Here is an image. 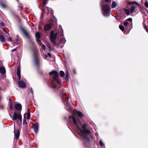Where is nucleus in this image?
Instances as JSON below:
<instances>
[{"label":"nucleus","instance_id":"f257e3e1","mask_svg":"<svg viewBox=\"0 0 148 148\" xmlns=\"http://www.w3.org/2000/svg\"><path fill=\"white\" fill-rule=\"evenodd\" d=\"M72 114V115L69 116V118L70 119L72 118L73 122L75 125H77V130L76 131V132L84 138L85 141H89V138L87 136L86 134L90 133V131L89 130L85 129V128L86 126V124H84L82 128H80L78 125V124L79 123H80V120L79 119H77L76 116L75 117L73 116L74 115V112H73Z\"/></svg>","mask_w":148,"mask_h":148},{"label":"nucleus","instance_id":"f03ea898","mask_svg":"<svg viewBox=\"0 0 148 148\" xmlns=\"http://www.w3.org/2000/svg\"><path fill=\"white\" fill-rule=\"evenodd\" d=\"M57 35V33H56L54 34V32L53 31H51L50 38L53 43L55 44L56 46L58 45V44L55 41Z\"/></svg>","mask_w":148,"mask_h":148},{"label":"nucleus","instance_id":"7ed1b4c3","mask_svg":"<svg viewBox=\"0 0 148 148\" xmlns=\"http://www.w3.org/2000/svg\"><path fill=\"white\" fill-rule=\"evenodd\" d=\"M49 74L51 75H53L54 76V78L57 81V83L58 84L60 83L61 81L58 79L59 75L57 71H53L49 72Z\"/></svg>","mask_w":148,"mask_h":148},{"label":"nucleus","instance_id":"20e7f679","mask_svg":"<svg viewBox=\"0 0 148 148\" xmlns=\"http://www.w3.org/2000/svg\"><path fill=\"white\" fill-rule=\"evenodd\" d=\"M110 8V7L106 5H103L102 6V11L105 14H107L109 12Z\"/></svg>","mask_w":148,"mask_h":148},{"label":"nucleus","instance_id":"39448f33","mask_svg":"<svg viewBox=\"0 0 148 148\" xmlns=\"http://www.w3.org/2000/svg\"><path fill=\"white\" fill-rule=\"evenodd\" d=\"M12 119L13 120H16V119L19 120H21V113L18 114L16 113H14L12 116Z\"/></svg>","mask_w":148,"mask_h":148},{"label":"nucleus","instance_id":"423d86ee","mask_svg":"<svg viewBox=\"0 0 148 148\" xmlns=\"http://www.w3.org/2000/svg\"><path fill=\"white\" fill-rule=\"evenodd\" d=\"M18 85L19 87L22 88H24L26 87L25 83L23 81H19Z\"/></svg>","mask_w":148,"mask_h":148},{"label":"nucleus","instance_id":"0eeeda50","mask_svg":"<svg viewBox=\"0 0 148 148\" xmlns=\"http://www.w3.org/2000/svg\"><path fill=\"white\" fill-rule=\"evenodd\" d=\"M20 132L18 129L15 130H14V136L16 139H18L19 136Z\"/></svg>","mask_w":148,"mask_h":148},{"label":"nucleus","instance_id":"6e6552de","mask_svg":"<svg viewBox=\"0 0 148 148\" xmlns=\"http://www.w3.org/2000/svg\"><path fill=\"white\" fill-rule=\"evenodd\" d=\"M17 74L18 75L19 80H20L21 79V68L20 66H18L17 67Z\"/></svg>","mask_w":148,"mask_h":148},{"label":"nucleus","instance_id":"1a4fd4ad","mask_svg":"<svg viewBox=\"0 0 148 148\" xmlns=\"http://www.w3.org/2000/svg\"><path fill=\"white\" fill-rule=\"evenodd\" d=\"M34 128L35 132L36 133H37L38 129V125L37 123H36L34 124Z\"/></svg>","mask_w":148,"mask_h":148},{"label":"nucleus","instance_id":"9d476101","mask_svg":"<svg viewBox=\"0 0 148 148\" xmlns=\"http://www.w3.org/2000/svg\"><path fill=\"white\" fill-rule=\"evenodd\" d=\"M21 105L20 104H17L15 106V108L17 110H21Z\"/></svg>","mask_w":148,"mask_h":148},{"label":"nucleus","instance_id":"9b49d317","mask_svg":"<svg viewBox=\"0 0 148 148\" xmlns=\"http://www.w3.org/2000/svg\"><path fill=\"white\" fill-rule=\"evenodd\" d=\"M51 26L49 24H47L45 26L44 30L45 31H48L51 28Z\"/></svg>","mask_w":148,"mask_h":148},{"label":"nucleus","instance_id":"f8f14e48","mask_svg":"<svg viewBox=\"0 0 148 148\" xmlns=\"http://www.w3.org/2000/svg\"><path fill=\"white\" fill-rule=\"evenodd\" d=\"M0 72L2 74H4L5 73V69L4 67H0Z\"/></svg>","mask_w":148,"mask_h":148},{"label":"nucleus","instance_id":"ddd939ff","mask_svg":"<svg viewBox=\"0 0 148 148\" xmlns=\"http://www.w3.org/2000/svg\"><path fill=\"white\" fill-rule=\"evenodd\" d=\"M65 103H66V106H65V108L67 110H70L71 109V107L69 106V103L67 101V100H66L65 102Z\"/></svg>","mask_w":148,"mask_h":148},{"label":"nucleus","instance_id":"4468645a","mask_svg":"<svg viewBox=\"0 0 148 148\" xmlns=\"http://www.w3.org/2000/svg\"><path fill=\"white\" fill-rule=\"evenodd\" d=\"M23 32L25 36L27 37L28 38L29 37V34L24 29H22Z\"/></svg>","mask_w":148,"mask_h":148},{"label":"nucleus","instance_id":"2eb2a0df","mask_svg":"<svg viewBox=\"0 0 148 148\" xmlns=\"http://www.w3.org/2000/svg\"><path fill=\"white\" fill-rule=\"evenodd\" d=\"M0 41L2 42H4L5 41V38L4 36L2 35H0Z\"/></svg>","mask_w":148,"mask_h":148},{"label":"nucleus","instance_id":"dca6fc26","mask_svg":"<svg viewBox=\"0 0 148 148\" xmlns=\"http://www.w3.org/2000/svg\"><path fill=\"white\" fill-rule=\"evenodd\" d=\"M76 114L78 116L81 117H82L84 116L83 114L80 111H77Z\"/></svg>","mask_w":148,"mask_h":148},{"label":"nucleus","instance_id":"f3484780","mask_svg":"<svg viewBox=\"0 0 148 148\" xmlns=\"http://www.w3.org/2000/svg\"><path fill=\"white\" fill-rule=\"evenodd\" d=\"M117 4L115 1H113L112 4V8H115Z\"/></svg>","mask_w":148,"mask_h":148},{"label":"nucleus","instance_id":"a211bd4d","mask_svg":"<svg viewBox=\"0 0 148 148\" xmlns=\"http://www.w3.org/2000/svg\"><path fill=\"white\" fill-rule=\"evenodd\" d=\"M35 35L37 38H40V34L38 32H36Z\"/></svg>","mask_w":148,"mask_h":148},{"label":"nucleus","instance_id":"6ab92c4d","mask_svg":"<svg viewBox=\"0 0 148 148\" xmlns=\"http://www.w3.org/2000/svg\"><path fill=\"white\" fill-rule=\"evenodd\" d=\"M125 12L127 15H129L130 14V11L129 9H125Z\"/></svg>","mask_w":148,"mask_h":148},{"label":"nucleus","instance_id":"aec40b11","mask_svg":"<svg viewBox=\"0 0 148 148\" xmlns=\"http://www.w3.org/2000/svg\"><path fill=\"white\" fill-rule=\"evenodd\" d=\"M48 11V13H50L51 14H52L53 13V11L49 8H47L46 9Z\"/></svg>","mask_w":148,"mask_h":148},{"label":"nucleus","instance_id":"412c9836","mask_svg":"<svg viewBox=\"0 0 148 148\" xmlns=\"http://www.w3.org/2000/svg\"><path fill=\"white\" fill-rule=\"evenodd\" d=\"M65 75L64 72L62 71H60V76L61 77H64Z\"/></svg>","mask_w":148,"mask_h":148},{"label":"nucleus","instance_id":"4be33fe9","mask_svg":"<svg viewBox=\"0 0 148 148\" xmlns=\"http://www.w3.org/2000/svg\"><path fill=\"white\" fill-rule=\"evenodd\" d=\"M66 41V40L65 38H64L60 40L61 43L64 44Z\"/></svg>","mask_w":148,"mask_h":148},{"label":"nucleus","instance_id":"5701e85b","mask_svg":"<svg viewBox=\"0 0 148 148\" xmlns=\"http://www.w3.org/2000/svg\"><path fill=\"white\" fill-rule=\"evenodd\" d=\"M35 64L36 66H38L39 64V61L38 60L35 59Z\"/></svg>","mask_w":148,"mask_h":148},{"label":"nucleus","instance_id":"b1692460","mask_svg":"<svg viewBox=\"0 0 148 148\" xmlns=\"http://www.w3.org/2000/svg\"><path fill=\"white\" fill-rule=\"evenodd\" d=\"M135 6H133V5H131V11L132 12H133L134 9H135Z\"/></svg>","mask_w":148,"mask_h":148},{"label":"nucleus","instance_id":"393cba45","mask_svg":"<svg viewBox=\"0 0 148 148\" xmlns=\"http://www.w3.org/2000/svg\"><path fill=\"white\" fill-rule=\"evenodd\" d=\"M30 112H27V119H29L30 118Z\"/></svg>","mask_w":148,"mask_h":148},{"label":"nucleus","instance_id":"a878e982","mask_svg":"<svg viewBox=\"0 0 148 148\" xmlns=\"http://www.w3.org/2000/svg\"><path fill=\"white\" fill-rule=\"evenodd\" d=\"M119 27L120 29H121L122 31H123L124 29V27L122 25H120Z\"/></svg>","mask_w":148,"mask_h":148},{"label":"nucleus","instance_id":"bb28decb","mask_svg":"<svg viewBox=\"0 0 148 148\" xmlns=\"http://www.w3.org/2000/svg\"><path fill=\"white\" fill-rule=\"evenodd\" d=\"M99 144L101 146H103L104 145V144L103 143V142L101 140H100L99 141Z\"/></svg>","mask_w":148,"mask_h":148},{"label":"nucleus","instance_id":"cd10ccee","mask_svg":"<svg viewBox=\"0 0 148 148\" xmlns=\"http://www.w3.org/2000/svg\"><path fill=\"white\" fill-rule=\"evenodd\" d=\"M128 23L127 21H125L123 23L124 25L125 26H127L128 25Z\"/></svg>","mask_w":148,"mask_h":148},{"label":"nucleus","instance_id":"c85d7f7f","mask_svg":"<svg viewBox=\"0 0 148 148\" xmlns=\"http://www.w3.org/2000/svg\"><path fill=\"white\" fill-rule=\"evenodd\" d=\"M42 49L43 50H44V51H45V48H46L45 46L44 45H42Z\"/></svg>","mask_w":148,"mask_h":148},{"label":"nucleus","instance_id":"c756f323","mask_svg":"<svg viewBox=\"0 0 148 148\" xmlns=\"http://www.w3.org/2000/svg\"><path fill=\"white\" fill-rule=\"evenodd\" d=\"M145 5L146 7L148 8V2H145Z\"/></svg>","mask_w":148,"mask_h":148},{"label":"nucleus","instance_id":"7c9ffc66","mask_svg":"<svg viewBox=\"0 0 148 148\" xmlns=\"http://www.w3.org/2000/svg\"><path fill=\"white\" fill-rule=\"evenodd\" d=\"M27 123L26 120L25 119H23V124L24 125Z\"/></svg>","mask_w":148,"mask_h":148},{"label":"nucleus","instance_id":"2f4dec72","mask_svg":"<svg viewBox=\"0 0 148 148\" xmlns=\"http://www.w3.org/2000/svg\"><path fill=\"white\" fill-rule=\"evenodd\" d=\"M69 75H66L65 80L68 81L69 80Z\"/></svg>","mask_w":148,"mask_h":148},{"label":"nucleus","instance_id":"473e14b6","mask_svg":"<svg viewBox=\"0 0 148 148\" xmlns=\"http://www.w3.org/2000/svg\"><path fill=\"white\" fill-rule=\"evenodd\" d=\"M131 4L132 5H133L134 4L138 5V3H137L136 2H132L131 3Z\"/></svg>","mask_w":148,"mask_h":148},{"label":"nucleus","instance_id":"72a5a7b5","mask_svg":"<svg viewBox=\"0 0 148 148\" xmlns=\"http://www.w3.org/2000/svg\"><path fill=\"white\" fill-rule=\"evenodd\" d=\"M144 28L146 30V31L148 32V29L147 27V26L145 25L144 26Z\"/></svg>","mask_w":148,"mask_h":148},{"label":"nucleus","instance_id":"f704fd0d","mask_svg":"<svg viewBox=\"0 0 148 148\" xmlns=\"http://www.w3.org/2000/svg\"><path fill=\"white\" fill-rule=\"evenodd\" d=\"M47 0H45L43 3V5H45L47 3Z\"/></svg>","mask_w":148,"mask_h":148},{"label":"nucleus","instance_id":"c9c22d12","mask_svg":"<svg viewBox=\"0 0 148 148\" xmlns=\"http://www.w3.org/2000/svg\"><path fill=\"white\" fill-rule=\"evenodd\" d=\"M37 42L38 43H40L41 42L39 38H37L36 39Z\"/></svg>","mask_w":148,"mask_h":148},{"label":"nucleus","instance_id":"e433bc0d","mask_svg":"<svg viewBox=\"0 0 148 148\" xmlns=\"http://www.w3.org/2000/svg\"><path fill=\"white\" fill-rule=\"evenodd\" d=\"M30 92H31V93L32 94V95H33V91L32 88H30Z\"/></svg>","mask_w":148,"mask_h":148},{"label":"nucleus","instance_id":"4c0bfd02","mask_svg":"<svg viewBox=\"0 0 148 148\" xmlns=\"http://www.w3.org/2000/svg\"><path fill=\"white\" fill-rule=\"evenodd\" d=\"M1 7L3 8H5L6 7V6L5 5L3 4H2L1 5Z\"/></svg>","mask_w":148,"mask_h":148},{"label":"nucleus","instance_id":"58836bf2","mask_svg":"<svg viewBox=\"0 0 148 148\" xmlns=\"http://www.w3.org/2000/svg\"><path fill=\"white\" fill-rule=\"evenodd\" d=\"M18 8L20 10H22L23 9L21 5H19Z\"/></svg>","mask_w":148,"mask_h":148},{"label":"nucleus","instance_id":"ea45409f","mask_svg":"<svg viewBox=\"0 0 148 148\" xmlns=\"http://www.w3.org/2000/svg\"><path fill=\"white\" fill-rule=\"evenodd\" d=\"M9 107L10 108V109L11 110H12V106L11 103H10L9 105Z\"/></svg>","mask_w":148,"mask_h":148},{"label":"nucleus","instance_id":"a19ab883","mask_svg":"<svg viewBox=\"0 0 148 148\" xmlns=\"http://www.w3.org/2000/svg\"><path fill=\"white\" fill-rule=\"evenodd\" d=\"M0 25L2 26H3L4 25V23L3 22H1L0 23Z\"/></svg>","mask_w":148,"mask_h":148},{"label":"nucleus","instance_id":"79ce46f5","mask_svg":"<svg viewBox=\"0 0 148 148\" xmlns=\"http://www.w3.org/2000/svg\"><path fill=\"white\" fill-rule=\"evenodd\" d=\"M48 48H49V50L50 51H51V47L49 45L47 46Z\"/></svg>","mask_w":148,"mask_h":148},{"label":"nucleus","instance_id":"37998d69","mask_svg":"<svg viewBox=\"0 0 148 148\" xmlns=\"http://www.w3.org/2000/svg\"><path fill=\"white\" fill-rule=\"evenodd\" d=\"M127 20L130 21H132V19L130 18H129L127 19Z\"/></svg>","mask_w":148,"mask_h":148},{"label":"nucleus","instance_id":"c03bdc74","mask_svg":"<svg viewBox=\"0 0 148 148\" xmlns=\"http://www.w3.org/2000/svg\"><path fill=\"white\" fill-rule=\"evenodd\" d=\"M8 40L10 41H12V40L10 37H9L8 38Z\"/></svg>","mask_w":148,"mask_h":148},{"label":"nucleus","instance_id":"a18cd8bd","mask_svg":"<svg viewBox=\"0 0 148 148\" xmlns=\"http://www.w3.org/2000/svg\"><path fill=\"white\" fill-rule=\"evenodd\" d=\"M6 33H7L8 34V36H6L7 37H8L9 35V34L8 33V32H7L6 31H5V30H3Z\"/></svg>","mask_w":148,"mask_h":148},{"label":"nucleus","instance_id":"49530a36","mask_svg":"<svg viewBox=\"0 0 148 148\" xmlns=\"http://www.w3.org/2000/svg\"><path fill=\"white\" fill-rule=\"evenodd\" d=\"M16 49L15 48V49H12V52H13L14 51H16Z\"/></svg>","mask_w":148,"mask_h":148},{"label":"nucleus","instance_id":"de8ad7c7","mask_svg":"<svg viewBox=\"0 0 148 148\" xmlns=\"http://www.w3.org/2000/svg\"><path fill=\"white\" fill-rule=\"evenodd\" d=\"M48 55L50 57H51V55L50 53H48Z\"/></svg>","mask_w":148,"mask_h":148},{"label":"nucleus","instance_id":"09e8293b","mask_svg":"<svg viewBox=\"0 0 148 148\" xmlns=\"http://www.w3.org/2000/svg\"><path fill=\"white\" fill-rule=\"evenodd\" d=\"M106 2H108L110 1H111V0H105Z\"/></svg>","mask_w":148,"mask_h":148},{"label":"nucleus","instance_id":"8fccbe9b","mask_svg":"<svg viewBox=\"0 0 148 148\" xmlns=\"http://www.w3.org/2000/svg\"><path fill=\"white\" fill-rule=\"evenodd\" d=\"M66 75H69V73H68V71H66Z\"/></svg>","mask_w":148,"mask_h":148},{"label":"nucleus","instance_id":"3c124183","mask_svg":"<svg viewBox=\"0 0 148 148\" xmlns=\"http://www.w3.org/2000/svg\"><path fill=\"white\" fill-rule=\"evenodd\" d=\"M9 101L10 102V103H11V101L10 98H9Z\"/></svg>","mask_w":148,"mask_h":148},{"label":"nucleus","instance_id":"603ef678","mask_svg":"<svg viewBox=\"0 0 148 148\" xmlns=\"http://www.w3.org/2000/svg\"><path fill=\"white\" fill-rule=\"evenodd\" d=\"M59 27H60V28L62 30V27L61 26H60Z\"/></svg>","mask_w":148,"mask_h":148},{"label":"nucleus","instance_id":"864d4df0","mask_svg":"<svg viewBox=\"0 0 148 148\" xmlns=\"http://www.w3.org/2000/svg\"><path fill=\"white\" fill-rule=\"evenodd\" d=\"M27 112H29V109L28 108H27Z\"/></svg>","mask_w":148,"mask_h":148},{"label":"nucleus","instance_id":"5fc2aeb1","mask_svg":"<svg viewBox=\"0 0 148 148\" xmlns=\"http://www.w3.org/2000/svg\"><path fill=\"white\" fill-rule=\"evenodd\" d=\"M53 87L54 88H56V86H54V85H53Z\"/></svg>","mask_w":148,"mask_h":148},{"label":"nucleus","instance_id":"6e6d98bb","mask_svg":"<svg viewBox=\"0 0 148 148\" xmlns=\"http://www.w3.org/2000/svg\"><path fill=\"white\" fill-rule=\"evenodd\" d=\"M45 57H46V58H47V55H45Z\"/></svg>","mask_w":148,"mask_h":148},{"label":"nucleus","instance_id":"4d7b16f0","mask_svg":"<svg viewBox=\"0 0 148 148\" xmlns=\"http://www.w3.org/2000/svg\"><path fill=\"white\" fill-rule=\"evenodd\" d=\"M1 99V97H0V100Z\"/></svg>","mask_w":148,"mask_h":148},{"label":"nucleus","instance_id":"13d9d810","mask_svg":"<svg viewBox=\"0 0 148 148\" xmlns=\"http://www.w3.org/2000/svg\"><path fill=\"white\" fill-rule=\"evenodd\" d=\"M63 33H62V36H63Z\"/></svg>","mask_w":148,"mask_h":148}]
</instances>
